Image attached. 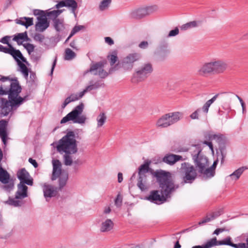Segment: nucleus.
Here are the masks:
<instances>
[{"label":"nucleus","mask_w":248,"mask_h":248,"mask_svg":"<svg viewBox=\"0 0 248 248\" xmlns=\"http://www.w3.org/2000/svg\"><path fill=\"white\" fill-rule=\"evenodd\" d=\"M21 90V87L16 79L10 83V88L4 86L3 90L6 92V95H8V99L4 98L0 99V117L7 116L9 114L11 116L13 112L28 99V95H25L23 97L19 96Z\"/></svg>","instance_id":"1"},{"label":"nucleus","mask_w":248,"mask_h":248,"mask_svg":"<svg viewBox=\"0 0 248 248\" xmlns=\"http://www.w3.org/2000/svg\"><path fill=\"white\" fill-rule=\"evenodd\" d=\"M75 134L73 131H68L66 135L59 140L56 146L57 151L60 153H64L63 159L64 164L71 166L73 163L72 158L70 155L78 152L77 141Z\"/></svg>","instance_id":"2"},{"label":"nucleus","mask_w":248,"mask_h":248,"mask_svg":"<svg viewBox=\"0 0 248 248\" xmlns=\"http://www.w3.org/2000/svg\"><path fill=\"white\" fill-rule=\"evenodd\" d=\"M187 151L190 154L195 168L199 173L203 175L206 168L209 166L208 157L202 152V149L199 144L192 145Z\"/></svg>","instance_id":"3"},{"label":"nucleus","mask_w":248,"mask_h":248,"mask_svg":"<svg viewBox=\"0 0 248 248\" xmlns=\"http://www.w3.org/2000/svg\"><path fill=\"white\" fill-rule=\"evenodd\" d=\"M151 174L156 178L160 188L164 189V192H173L178 187V186H176L171 180V174L169 171L162 170H152Z\"/></svg>","instance_id":"4"},{"label":"nucleus","mask_w":248,"mask_h":248,"mask_svg":"<svg viewBox=\"0 0 248 248\" xmlns=\"http://www.w3.org/2000/svg\"><path fill=\"white\" fill-rule=\"evenodd\" d=\"M227 67V63L223 61H213L202 64L199 69L198 73L199 75L202 76H206L211 74H218L223 73Z\"/></svg>","instance_id":"5"},{"label":"nucleus","mask_w":248,"mask_h":248,"mask_svg":"<svg viewBox=\"0 0 248 248\" xmlns=\"http://www.w3.org/2000/svg\"><path fill=\"white\" fill-rule=\"evenodd\" d=\"M83 108L84 105L81 103L61 120V124H64L70 121L75 124H84L87 118L84 115H81Z\"/></svg>","instance_id":"6"},{"label":"nucleus","mask_w":248,"mask_h":248,"mask_svg":"<svg viewBox=\"0 0 248 248\" xmlns=\"http://www.w3.org/2000/svg\"><path fill=\"white\" fill-rule=\"evenodd\" d=\"M197 170L188 162L181 164L179 172L185 183H192L197 176Z\"/></svg>","instance_id":"7"},{"label":"nucleus","mask_w":248,"mask_h":248,"mask_svg":"<svg viewBox=\"0 0 248 248\" xmlns=\"http://www.w3.org/2000/svg\"><path fill=\"white\" fill-rule=\"evenodd\" d=\"M183 118V113L180 112H170L163 115L159 118L156 125L158 127L165 128L171 125Z\"/></svg>","instance_id":"8"},{"label":"nucleus","mask_w":248,"mask_h":248,"mask_svg":"<svg viewBox=\"0 0 248 248\" xmlns=\"http://www.w3.org/2000/svg\"><path fill=\"white\" fill-rule=\"evenodd\" d=\"M153 71V65L151 63H143L133 74V82H139L144 80L150 75Z\"/></svg>","instance_id":"9"},{"label":"nucleus","mask_w":248,"mask_h":248,"mask_svg":"<svg viewBox=\"0 0 248 248\" xmlns=\"http://www.w3.org/2000/svg\"><path fill=\"white\" fill-rule=\"evenodd\" d=\"M141 58V55L140 53H129L119 63L120 66L125 71H131L134 67L135 62L140 61Z\"/></svg>","instance_id":"10"},{"label":"nucleus","mask_w":248,"mask_h":248,"mask_svg":"<svg viewBox=\"0 0 248 248\" xmlns=\"http://www.w3.org/2000/svg\"><path fill=\"white\" fill-rule=\"evenodd\" d=\"M234 95H235L231 92H221L215 94L211 99L206 102L202 108V111L204 113H207L210 106L218 97H219L221 101L225 103H230L232 101V97Z\"/></svg>","instance_id":"11"},{"label":"nucleus","mask_w":248,"mask_h":248,"mask_svg":"<svg viewBox=\"0 0 248 248\" xmlns=\"http://www.w3.org/2000/svg\"><path fill=\"white\" fill-rule=\"evenodd\" d=\"M164 190L161 189L160 193L158 190H152L149 196L145 197L144 200L151 202H166L170 197L172 192L170 191H168V193L164 192Z\"/></svg>","instance_id":"12"},{"label":"nucleus","mask_w":248,"mask_h":248,"mask_svg":"<svg viewBox=\"0 0 248 248\" xmlns=\"http://www.w3.org/2000/svg\"><path fill=\"white\" fill-rule=\"evenodd\" d=\"M208 138L210 140H215L218 144H220L219 147V151L217 152L218 154L219 152L220 155L218 156L221 157V163L223 164L224 159L226 156V152L224 146L225 137L220 134H209Z\"/></svg>","instance_id":"13"},{"label":"nucleus","mask_w":248,"mask_h":248,"mask_svg":"<svg viewBox=\"0 0 248 248\" xmlns=\"http://www.w3.org/2000/svg\"><path fill=\"white\" fill-rule=\"evenodd\" d=\"M0 182L3 184V188L7 191L10 192L14 186V182L10 180V175L7 170L0 167Z\"/></svg>","instance_id":"14"},{"label":"nucleus","mask_w":248,"mask_h":248,"mask_svg":"<svg viewBox=\"0 0 248 248\" xmlns=\"http://www.w3.org/2000/svg\"><path fill=\"white\" fill-rule=\"evenodd\" d=\"M55 8L59 9L62 7H67L73 14L75 17L77 16L76 10L78 7L77 2L75 0H62L57 1Z\"/></svg>","instance_id":"15"},{"label":"nucleus","mask_w":248,"mask_h":248,"mask_svg":"<svg viewBox=\"0 0 248 248\" xmlns=\"http://www.w3.org/2000/svg\"><path fill=\"white\" fill-rule=\"evenodd\" d=\"M94 75H98L101 78H106L108 74L104 70V64L102 62H98L91 65L89 71Z\"/></svg>","instance_id":"16"},{"label":"nucleus","mask_w":248,"mask_h":248,"mask_svg":"<svg viewBox=\"0 0 248 248\" xmlns=\"http://www.w3.org/2000/svg\"><path fill=\"white\" fill-rule=\"evenodd\" d=\"M153 9V7H148L136 9L130 13V16L133 18L140 19L152 13Z\"/></svg>","instance_id":"17"},{"label":"nucleus","mask_w":248,"mask_h":248,"mask_svg":"<svg viewBox=\"0 0 248 248\" xmlns=\"http://www.w3.org/2000/svg\"><path fill=\"white\" fill-rule=\"evenodd\" d=\"M18 179L20 181L19 184H26L29 186L33 185V179L30 178L29 173L25 168H22L17 173Z\"/></svg>","instance_id":"18"},{"label":"nucleus","mask_w":248,"mask_h":248,"mask_svg":"<svg viewBox=\"0 0 248 248\" xmlns=\"http://www.w3.org/2000/svg\"><path fill=\"white\" fill-rule=\"evenodd\" d=\"M38 21L35 24V31L39 32L44 31L49 26V22L46 16H37Z\"/></svg>","instance_id":"19"},{"label":"nucleus","mask_w":248,"mask_h":248,"mask_svg":"<svg viewBox=\"0 0 248 248\" xmlns=\"http://www.w3.org/2000/svg\"><path fill=\"white\" fill-rule=\"evenodd\" d=\"M183 158L181 155L168 154L166 155L162 158V161L170 165H172L180 160H183Z\"/></svg>","instance_id":"20"},{"label":"nucleus","mask_w":248,"mask_h":248,"mask_svg":"<svg viewBox=\"0 0 248 248\" xmlns=\"http://www.w3.org/2000/svg\"><path fill=\"white\" fill-rule=\"evenodd\" d=\"M28 186L24 184H18L17 190L15 198L16 200H22L28 197Z\"/></svg>","instance_id":"21"},{"label":"nucleus","mask_w":248,"mask_h":248,"mask_svg":"<svg viewBox=\"0 0 248 248\" xmlns=\"http://www.w3.org/2000/svg\"><path fill=\"white\" fill-rule=\"evenodd\" d=\"M53 171L51 177L52 180H55L58 178L62 173V164L59 160H53Z\"/></svg>","instance_id":"22"},{"label":"nucleus","mask_w":248,"mask_h":248,"mask_svg":"<svg viewBox=\"0 0 248 248\" xmlns=\"http://www.w3.org/2000/svg\"><path fill=\"white\" fill-rule=\"evenodd\" d=\"M122 205V202H109L104 207L103 214L107 215L112 212H116Z\"/></svg>","instance_id":"23"},{"label":"nucleus","mask_w":248,"mask_h":248,"mask_svg":"<svg viewBox=\"0 0 248 248\" xmlns=\"http://www.w3.org/2000/svg\"><path fill=\"white\" fill-rule=\"evenodd\" d=\"M8 124V121L5 120H0V137L4 144H6L7 133L6 127Z\"/></svg>","instance_id":"24"},{"label":"nucleus","mask_w":248,"mask_h":248,"mask_svg":"<svg viewBox=\"0 0 248 248\" xmlns=\"http://www.w3.org/2000/svg\"><path fill=\"white\" fill-rule=\"evenodd\" d=\"M33 38L35 41L39 42L42 46H44L46 48L48 47V44L50 39L47 37L45 38L44 35L39 33H35L33 36Z\"/></svg>","instance_id":"25"},{"label":"nucleus","mask_w":248,"mask_h":248,"mask_svg":"<svg viewBox=\"0 0 248 248\" xmlns=\"http://www.w3.org/2000/svg\"><path fill=\"white\" fill-rule=\"evenodd\" d=\"M218 245H227L235 248H248V238L247 240V244L239 243L238 244H233L231 242L230 237L227 238L225 241H218Z\"/></svg>","instance_id":"26"},{"label":"nucleus","mask_w":248,"mask_h":248,"mask_svg":"<svg viewBox=\"0 0 248 248\" xmlns=\"http://www.w3.org/2000/svg\"><path fill=\"white\" fill-rule=\"evenodd\" d=\"M147 178L146 173L138 172V179L137 186L142 191H144L147 189V186L145 185V183Z\"/></svg>","instance_id":"27"},{"label":"nucleus","mask_w":248,"mask_h":248,"mask_svg":"<svg viewBox=\"0 0 248 248\" xmlns=\"http://www.w3.org/2000/svg\"><path fill=\"white\" fill-rule=\"evenodd\" d=\"M113 226L114 223L110 219H106L101 223L100 231L103 232H109L113 229Z\"/></svg>","instance_id":"28"},{"label":"nucleus","mask_w":248,"mask_h":248,"mask_svg":"<svg viewBox=\"0 0 248 248\" xmlns=\"http://www.w3.org/2000/svg\"><path fill=\"white\" fill-rule=\"evenodd\" d=\"M218 163V159L215 160L213 165L210 167H207L205 170L203 176L206 178H211L215 174V169Z\"/></svg>","instance_id":"29"},{"label":"nucleus","mask_w":248,"mask_h":248,"mask_svg":"<svg viewBox=\"0 0 248 248\" xmlns=\"http://www.w3.org/2000/svg\"><path fill=\"white\" fill-rule=\"evenodd\" d=\"M247 169L246 167H240L230 174L228 177H230L232 180L236 181L240 178L244 171Z\"/></svg>","instance_id":"30"},{"label":"nucleus","mask_w":248,"mask_h":248,"mask_svg":"<svg viewBox=\"0 0 248 248\" xmlns=\"http://www.w3.org/2000/svg\"><path fill=\"white\" fill-rule=\"evenodd\" d=\"M13 40V41L16 42L18 45H20L22 44V42H20V40L28 41L30 40V39L28 36L27 31H25L22 33H17L16 35H15Z\"/></svg>","instance_id":"31"},{"label":"nucleus","mask_w":248,"mask_h":248,"mask_svg":"<svg viewBox=\"0 0 248 248\" xmlns=\"http://www.w3.org/2000/svg\"><path fill=\"white\" fill-rule=\"evenodd\" d=\"M12 57L14 58L15 61L17 62V61L21 60L22 62H24L26 64L29 65V62L27 61L26 59L24 57L22 54L19 50L15 49L14 53L12 55Z\"/></svg>","instance_id":"32"},{"label":"nucleus","mask_w":248,"mask_h":248,"mask_svg":"<svg viewBox=\"0 0 248 248\" xmlns=\"http://www.w3.org/2000/svg\"><path fill=\"white\" fill-rule=\"evenodd\" d=\"M200 23L201 22L199 21H190L182 25L180 27V29L181 30L186 31L190 29L196 28L199 26Z\"/></svg>","instance_id":"33"},{"label":"nucleus","mask_w":248,"mask_h":248,"mask_svg":"<svg viewBox=\"0 0 248 248\" xmlns=\"http://www.w3.org/2000/svg\"><path fill=\"white\" fill-rule=\"evenodd\" d=\"M17 64L19 67L18 71L22 73L26 79H28L30 71L27 66L20 61H17Z\"/></svg>","instance_id":"34"},{"label":"nucleus","mask_w":248,"mask_h":248,"mask_svg":"<svg viewBox=\"0 0 248 248\" xmlns=\"http://www.w3.org/2000/svg\"><path fill=\"white\" fill-rule=\"evenodd\" d=\"M168 44L166 41H161L158 46V51L160 55H167L170 51L168 49Z\"/></svg>","instance_id":"35"},{"label":"nucleus","mask_w":248,"mask_h":248,"mask_svg":"<svg viewBox=\"0 0 248 248\" xmlns=\"http://www.w3.org/2000/svg\"><path fill=\"white\" fill-rule=\"evenodd\" d=\"M151 162L149 160H146L145 161L144 163L142 165H141L140 167L139 168V171L138 172H140V173H147L148 172H150L151 173V170H152L150 168V165Z\"/></svg>","instance_id":"36"},{"label":"nucleus","mask_w":248,"mask_h":248,"mask_svg":"<svg viewBox=\"0 0 248 248\" xmlns=\"http://www.w3.org/2000/svg\"><path fill=\"white\" fill-rule=\"evenodd\" d=\"M89 84V85L87 86V90L89 91L93 90H96L101 87L104 86V83L101 80H97L95 82H93V81L92 80L90 81Z\"/></svg>","instance_id":"37"},{"label":"nucleus","mask_w":248,"mask_h":248,"mask_svg":"<svg viewBox=\"0 0 248 248\" xmlns=\"http://www.w3.org/2000/svg\"><path fill=\"white\" fill-rule=\"evenodd\" d=\"M53 22L54 28L57 32H61L64 29L63 19L60 18L54 19Z\"/></svg>","instance_id":"38"},{"label":"nucleus","mask_w":248,"mask_h":248,"mask_svg":"<svg viewBox=\"0 0 248 248\" xmlns=\"http://www.w3.org/2000/svg\"><path fill=\"white\" fill-rule=\"evenodd\" d=\"M64 10H59L57 9L56 10H53L48 12L46 14V16H47L48 18L52 19L53 21L54 19H57V17L64 11Z\"/></svg>","instance_id":"39"},{"label":"nucleus","mask_w":248,"mask_h":248,"mask_svg":"<svg viewBox=\"0 0 248 248\" xmlns=\"http://www.w3.org/2000/svg\"><path fill=\"white\" fill-rule=\"evenodd\" d=\"M68 179V174L67 172L61 174L59 180L60 188H63L66 184Z\"/></svg>","instance_id":"40"},{"label":"nucleus","mask_w":248,"mask_h":248,"mask_svg":"<svg viewBox=\"0 0 248 248\" xmlns=\"http://www.w3.org/2000/svg\"><path fill=\"white\" fill-rule=\"evenodd\" d=\"M107 119V117L104 112H101L97 116L96 120L97 122V127H100L105 124Z\"/></svg>","instance_id":"41"},{"label":"nucleus","mask_w":248,"mask_h":248,"mask_svg":"<svg viewBox=\"0 0 248 248\" xmlns=\"http://www.w3.org/2000/svg\"><path fill=\"white\" fill-rule=\"evenodd\" d=\"M44 196L46 198L51 197L54 196V190L51 186H46L44 190Z\"/></svg>","instance_id":"42"},{"label":"nucleus","mask_w":248,"mask_h":248,"mask_svg":"<svg viewBox=\"0 0 248 248\" xmlns=\"http://www.w3.org/2000/svg\"><path fill=\"white\" fill-rule=\"evenodd\" d=\"M76 57V53L70 48H66L65 50L64 59L71 60Z\"/></svg>","instance_id":"43"},{"label":"nucleus","mask_w":248,"mask_h":248,"mask_svg":"<svg viewBox=\"0 0 248 248\" xmlns=\"http://www.w3.org/2000/svg\"><path fill=\"white\" fill-rule=\"evenodd\" d=\"M219 245L218 241L217 240L216 238H213L208 241L206 244L202 245L203 248H210L213 246Z\"/></svg>","instance_id":"44"},{"label":"nucleus","mask_w":248,"mask_h":248,"mask_svg":"<svg viewBox=\"0 0 248 248\" xmlns=\"http://www.w3.org/2000/svg\"><path fill=\"white\" fill-rule=\"evenodd\" d=\"M15 48L12 46H9V48H7L1 45H0V52L9 54L12 56Z\"/></svg>","instance_id":"45"},{"label":"nucleus","mask_w":248,"mask_h":248,"mask_svg":"<svg viewBox=\"0 0 248 248\" xmlns=\"http://www.w3.org/2000/svg\"><path fill=\"white\" fill-rule=\"evenodd\" d=\"M111 2V0H103L100 3L99 8L100 11H104L107 9Z\"/></svg>","instance_id":"46"},{"label":"nucleus","mask_w":248,"mask_h":248,"mask_svg":"<svg viewBox=\"0 0 248 248\" xmlns=\"http://www.w3.org/2000/svg\"><path fill=\"white\" fill-rule=\"evenodd\" d=\"M84 28V27L82 25L75 26L72 29L70 33V36H73L77 32L80 31L81 30Z\"/></svg>","instance_id":"47"},{"label":"nucleus","mask_w":248,"mask_h":248,"mask_svg":"<svg viewBox=\"0 0 248 248\" xmlns=\"http://www.w3.org/2000/svg\"><path fill=\"white\" fill-rule=\"evenodd\" d=\"M108 59L110 61V65L111 66L114 65L118 61V57L117 56V54L115 53L114 54H112L110 56H108Z\"/></svg>","instance_id":"48"},{"label":"nucleus","mask_w":248,"mask_h":248,"mask_svg":"<svg viewBox=\"0 0 248 248\" xmlns=\"http://www.w3.org/2000/svg\"><path fill=\"white\" fill-rule=\"evenodd\" d=\"M23 46L26 49L27 51H28L29 54H30L31 52L33 51L34 49V46L32 44L27 43L24 44Z\"/></svg>","instance_id":"49"},{"label":"nucleus","mask_w":248,"mask_h":248,"mask_svg":"<svg viewBox=\"0 0 248 248\" xmlns=\"http://www.w3.org/2000/svg\"><path fill=\"white\" fill-rule=\"evenodd\" d=\"M179 29L177 27L175 28L174 29L171 30L168 35V37H174L176 36L179 34Z\"/></svg>","instance_id":"50"},{"label":"nucleus","mask_w":248,"mask_h":248,"mask_svg":"<svg viewBox=\"0 0 248 248\" xmlns=\"http://www.w3.org/2000/svg\"><path fill=\"white\" fill-rule=\"evenodd\" d=\"M31 58L33 62H37L40 60L41 55L36 53H33L31 55Z\"/></svg>","instance_id":"51"},{"label":"nucleus","mask_w":248,"mask_h":248,"mask_svg":"<svg viewBox=\"0 0 248 248\" xmlns=\"http://www.w3.org/2000/svg\"><path fill=\"white\" fill-rule=\"evenodd\" d=\"M23 19H24L26 20V22H25V27H26V28L33 25V18L24 17H23Z\"/></svg>","instance_id":"52"},{"label":"nucleus","mask_w":248,"mask_h":248,"mask_svg":"<svg viewBox=\"0 0 248 248\" xmlns=\"http://www.w3.org/2000/svg\"><path fill=\"white\" fill-rule=\"evenodd\" d=\"M33 14L35 16H46V14L45 13V12L44 11L38 9L34 10Z\"/></svg>","instance_id":"53"},{"label":"nucleus","mask_w":248,"mask_h":248,"mask_svg":"<svg viewBox=\"0 0 248 248\" xmlns=\"http://www.w3.org/2000/svg\"><path fill=\"white\" fill-rule=\"evenodd\" d=\"M10 38V37L9 36H5L0 39V42L4 44L7 45L9 47V46H12L11 44L9 43Z\"/></svg>","instance_id":"54"},{"label":"nucleus","mask_w":248,"mask_h":248,"mask_svg":"<svg viewBox=\"0 0 248 248\" xmlns=\"http://www.w3.org/2000/svg\"><path fill=\"white\" fill-rule=\"evenodd\" d=\"M236 97L238 98L239 100L240 103H241L242 108V112L243 114L245 113L246 112V106L244 102L242 100V99L239 97L238 95L235 94Z\"/></svg>","instance_id":"55"},{"label":"nucleus","mask_w":248,"mask_h":248,"mask_svg":"<svg viewBox=\"0 0 248 248\" xmlns=\"http://www.w3.org/2000/svg\"><path fill=\"white\" fill-rule=\"evenodd\" d=\"M214 218L213 216L211 217H206L205 218H203L202 220L199 222V225L203 224L205 223L208 222L211 220H213Z\"/></svg>","instance_id":"56"},{"label":"nucleus","mask_w":248,"mask_h":248,"mask_svg":"<svg viewBox=\"0 0 248 248\" xmlns=\"http://www.w3.org/2000/svg\"><path fill=\"white\" fill-rule=\"evenodd\" d=\"M201 110L200 108L197 109L196 111L193 112L190 115V117L192 119H199V112Z\"/></svg>","instance_id":"57"},{"label":"nucleus","mask_w":248,"mask_h":248,"mask_svg":"<svg viewBox=\"0 0 248 248\" xmlns=\"http://www.w3.org/2000/svg\"><path fill=\"white\" fill-rule=\"evenodd\" d=\"M15 80V79L11 80L9 77L2 76L1 75H0V81H1L2 82H5L6 81H8L10 86V83L13 82Z\"/></svg>","instance_id":"58"},{"label":"nucleus","mask_w":248,"mask_h":248,"mask_svg":"<svg viewBox=\"0 0 248 248\" xmlns=\"http://www.w3.org/2000/svg\"><path fill=\"white\" fill-rule=\"evenodd\" d=\"M148 46V43L147 41H142L141 42L139 45V47L141 49H146Z\"/></svg>","instance_id":"59"},{"label":"nucleus","mask_w":248,"mask_h":248,"mask_svg":"<svg viewBox=\"0 0 248 248\" xmlns=\"http://www.w3.org/2000/svg\"><path fill=\"white\" fill-rule=\"evenodd\" d=\"M29 72L30 74V80L32 82L34 83L35 81V80L36 79V76L35 73L34 72L31 71H29Z\"/></svg>","instance_id":"60"},{"label":"nucleus","mask_w":248,"mask_h":248,"mask_svg":"<svg viewBox=\"0 0 248 248\" xmlns=\"http://www.w3.org/2000/svg\"><path fill=\"white\" fill-rule=\"evenodd\" d=\"M71 98L69 96L67 97L64 100V102L62 105V108H64L69 103L72 102Z\"/></svg>","instance_id":"61"},{"label":"nucleus","mask_w":248,"mask_h":248,"mask_svg":"<svg viewBox=\"0 0 248 248\" xmlns=\"http://www.w3.org/2000/svg\"><path fill=\"white\" fill-rule=\"evenodd\" d=\"M11 207H19L22 205L23 202H6Z\"/></svg>","instance_id":"62"},{"label":"nucleus","mask_w":248,"mask_h":248,"mask_svg":"<svg viewBox=\"0 0 248 248\" xmlns=\"http://www.w3.org/2000/svg\"><path fill=\"white\" fill-rule=\"evenodd\" d=\"M105 40V42L109 45H112L114 44L113 40L109 37H106Z\"/></svg>","instance_id":"63"},{"label":"nucleus","mask_w":248,"mask_h":248,"mask_svg":"<svg viewBox=\"0 0 248 248\" xmlns=\"http://www.w3.org/2000/svg\"><path fill=\"white\" fill-rule=\"evenodd\" d=\"M29 162L33 165V166L34 167V168H37L38 167V163H37V162L35 160L31 158H30L29 159Z\"/></svg>","instance_id":"64"}]
</instances>
